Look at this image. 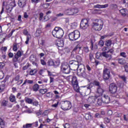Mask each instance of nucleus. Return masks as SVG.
<instances>
[{
    "label": "nucleus",
    "instance_id": "obj_41",
    "mask_svg": "<svg viewBox=\"0 0 128 128\" xmlns=\"http://www.w3.org/2000/svg\"><path fill=\"white\" fill-rule=\"evenodd\" d=\"M4 78V72L0 70V80H2Z\"/></svg>",
    "mask_w": 128,
    "mask_h": 128
},
{
    "label": "nucleus",
    "instance_id": "obj_5",
    "mask_svg": "<svg viewBox=\"0 0 128 128\" xmlns=\"http://www.w3.org/2000/svg\"><path fill=\"white\" fill-rule=\"evenodd\" d=\"M72 103L69 101H64L61 103V108L63 110H68L72 108Z\"/></svg>",
    "mask_w": 128,
    "mask_h": 128
},
{
    "label": "nucleus",
    "instance_id": "obj_2",
    "mask_svg": "<svg viewBox=\"0 0 128 128\" xmlns=\"http://www.w3.org/2000/svg\"><path fill=\"white\" fill-rule=\"evenodd\" d=\"M102 26H104V22L102 20L95 19L94 20L92 28L95 30H102Z\"/></svg>",
    "mask_w": 128,
    "mask_h": 128
},
{
    "label": "nucleus",
    "instance_id": "obj_54",
    "mask_svg": "<svg viewBox=\"0 0 128 128\" xmlns=\"http://www.w3.org/2000/svg\"><path fill=\"white\" fill-rule=\"evenodd\" d=\"M14 32H16V30H14V29L12 30V32H10V33L8 35V36L9 38H10V36H12V34H14Z\"/></svg>",
    "mask_w": 128,
    "mask_h": 128
},
{
    "label": "nucleus",
    "instance_id": "obj_34",
    "mask_svg": "<svg viewBox=\"0 0 128 128\" xmlns=\"http://www.w3.org/2000/svg\"><path fill=\"white\" fill-rule=\"evenodd\" d=\"M25 101L28 104H32V102H34V100L30 98H26Z\"/></svg>",
    "mask_w": 128,
    "mask_h": 128
},
{
    "label": "nucleus",
    "instance_id": "obj_12",
    "mask_svg": "<svg viewBox=\"0 0 128 128\" xmlns=\"http://www.w3.org/2000/svg\"><path fill=\"white\" fill-rule=\"evenodd\" d=\"M102 100L104 104H110V99L108 96L104 95L102 97Z\"/></svg>",
    "mask_w": 128,
    "mask_h": 128
},
{
    "label": "nucleus",
    "instance_id": "obj_63",
    "mask_svg": "<svg viewBox=\"0 0 128 128\" xmlns=\"http://www.w3.org/2000/svg\"><path fill=\"white\" fill-rule=\"evenodd\" d=\"M125 71L128 72V63L126 64L124 66Z\"/></svg>",
    "mask_w": 128,
    "mask_h": 128
},
{
    "label": "nucleus",
    "instance_id": "obj_29",
    "mask_svg": "<svg viewBox=\"0 0 128 128\" xmlns=\"http://www.w3.org/2000/svg\"><path fill=\"white\" fill-rule=\"evenodd\" d=\"M8 101L6 100H3L1 102L2 106H8Z\"/></svg>",
    "mask_w": 128,
    "mask_h": 128
},
{
    "label": "nucleus",
    "instance_id": "obj_16",
    "mask_svg": "<svg viewBox=\"0 0 128 128\" xmlns=\"http://www.w3.org/2000/svg\"><path fill=\"white\" fill-rule=\"evenodd\" d=\"M8 78H5L4 80L2 82V84L0 86V90H1V92H2V90H4V88L6 86V85L4 84V82H8Z\"/></svg>",
    "mask_w": 128,
    "mask_h": 128
},
{
    "label": "nucleus",
    "instance_id": "obj_19",
    "mask_svg": "<svg viewBox=\"0 0 128 128\" xmlns=\"http://www.w3.org/2000/svg\"><path fill=\"white\" fill-rule=\"evenodd\" d=\"M108 6V4H105L104 5L96 4L94 6L95 8H106Z\"/></svg>",
    "mask_w": 128,
    "mask_h": 128
},
{
    "label": "nucleus",
    "instance_id": "obj_46",
    "mask_svg": "<svg viewBox=\"0 0 128 128\" xmlns=\"http://www.w3.org/2000/svg\"><path fill=\"white\" fill-rule=\"evenodd\" d=\"M111 44H112V40H108L107 41H106V45L107 46H110Z\"/></svg>",
    "mask_w": 128,
    "mask_h": 128
},
{
    "label": "nucleus",
    "instance_id": "obj_14",
    "mask_svg": "<svg viewBox=\"0 0 128 128\" xmlns=\"http://www.w3.org/2000/svg\"><path fill=\"white\" fill-rule=\"evenodd\" d=\"M102 56H104V58H108V60H112V54H108V52H102Z\"/></svg>",
    "mask_w": 128,
    "mask_h": 128
},
{
    "label": "nucleus",
    "instance_id": "obj_32",
    "mask_svg": "<svg viewBox=\"0 0 128 128\" xmlns=\"http://www.w3.org/2000/svg\"><path fill=\"white\" fill-rule=\"evenodd\" d=\"M84 118L86 120H92V115L90 114H86Z\"/></svg>",
    "mask_w": 128,
    "mask_h": 128
},
{
    "label": "nucleus",
    "instance_id": "obj_21",
    "mask_svg": "<svg viewBox=\"0 0 128 128\" xmlns=\"http://www.w3.org/2000/svg\"><path fill=\"white\" fill-rule=\"evenodd\" d=\"M104 90L102 88H100V87H98L97 89V94H98L99 96H102V94H104Z\"/></svg>",
    "mask_w": 128,
    "mask_h": 128
},
{
    "label": "nucleus",
    "instance_id": "obj_6",
    "mask_svg": "<svg viewBox=\"0 0 128 128\" xmlns=\"http://www.w3.org/2000/svg\"><path fill=\"white\" fill-rule=\"evenodd\" d=\"M61 71L64 74H70V67L68 62H64L62 64Z\"/></svg>",
    "mask_w": 128,
    "mask_h": 128
},
{
    "label": "nucleus",
    "instance_id": "obj_57",
    "mask_svg": "<svg viewBox=\"0 0 128 128\" xmlns=\"http://www.w3.org/2000/svg\"><path fill=\"white\" fill-rule=\"evenodd\" d=\"M34 74H36V70H31L30 72V74L31 76H34Z\"/></svg>",
    "mask_w": 128,
    "mask_h": 128
},
{
    "label": "nucleus",
    "instance_id": "obj_44",
    "mask_svg": "<svg viewBox=\"0 0 128 128\" xmlns=\"http://www.w3.org/2000/svg\"><path fill=\"white\" fill-rule=\"evenodd\" d=\"M94 96H91L89 98H88L87 99V101L88 102H89L90 104H92V100H94Z\"/></svg>",
    "mask_w": 128,
    "mask_h": 128
},
{
    "label": "nucleus",
    "instance_id": "obj_15",
    "mask_svg": "<svg viewBox=\"0 0 128 128\" xmlns=\"http://www.w3.org/2000/svg\"><path fill=\"white\" fill-rule=\"evenodd\" d=\"M26 4V0H19L18 1V6L20 8H24Z\"/></svg>",
    "mask_w": 128,
    "mask_h": 128
},
{
    "label": "nucleus",
    "instance_id": "obj_50",
    "mask_svg": "<svg viewBox=\"0 0 128 128\" xmlns=\"http://www.w3.org/2000/svg\"><path fill=\"white\" fill-rule=\"evenodd\" d=\"M48 114V110H46L42 113L43 116H46Z\"/></svg>",
    "mask_w": 128,
    "mask_h": 128
},
{
    "label": "nucleus",
    "instance_id": "obj_53",
    "mask_svg": "<svg viewBox=\"0 0 128 128\" xmlns=\"http://www.w3.org/2000/svg\"><path fill=\"white\" fill-rule=\"evenodd\" d=\"M96 58H100V56H102V53H96Z\"/></svg>",
    "mask_w": 128,
    "mask_h": 128
},
{
    "label": "nucleus",
    "instance_id": "obj_17",
    "mask_svg": "<svg viewBox=\"0 0 128 128\" xmlns=\"http://www.w3.org/2000/svg\"><path fill=\"white\" fill-rule=\"evenodd\" d=\"M64 40H57L56 41V46L58 48H62L64 47Z\"/></svg>",
    "mask_w": 128,
    "mask_h": 128
},
{
    "label": "nucleus",
    "instance_id": "obj_58",
    "mask_svg": "<svg viewBox=\"0 0 128 128\" xmlns=\"http://www.w3.org/2000/svg\"><path fill=\"white\" fill-rule=\"evenodd\" d=\"M24 18H28V13L26 12H24Z\"/></svg>",
    "mask_w": 128,
    "mask_h": 128
},
{
    "label": "nucleus",
    "instance_id": "obj_51",
    "mask_svg": "<svg viewBox=\"0 0 128 128\" xmlns=\"http://www.w3.org/2000/svg\"><path fill=\"white\" fill-rule=\"evenodd\" d=\"M22 82H23L22 80H20L17 81L16 84L17 86H20V84H22Z\"/></svg>",
    "mask_w": 128,
    "mask_h": 128
},
{
    "label": "nucleus",
    "instance_id": "obj_40",
    "mask_svg": "<svg viewBox=\"0 0 128 128\" xmlns=\"http://www.w3.org/2000/svg\"><path fill=\"white\" fill-rule=\"evenodd\" d=\"M54 60H50L48 61V66H54Z\"/></svg>",
    "mask_w": 128,
    "mask_h": 128
},
{
    "label": "nucleus",
    "instance_id": "obj_10",
    "mask_svg": "<svg viewBox=\"0 0 128 128\" xmlns=\"http://www.w3.org/2000/svg\"><path fill=\"white\" fill-rule=\"evenodd\" d=\"M78 12V10L76 8H70L66 11H64V13L67 16H74Z\"/></svg>",
    "mask_w": 128,
    "mask_h": 128
},
{
    "label": "nucleus",
    "instance_id": "obj_25",
    "mask_svg": "<svg viewBox=\"0 0 128 128\" xmlns=\"http://www.w3.org/2000/svg\"><path fill=\"white\" fill-rule=\"evenodd\" d=\"M60 59H57L55 62H54V68H56L60 66Z\"/></svg>",
    "mask_w": 128,
    "mask_h": 128
},
{
    "label": "nucleus",
    "instance_id": "obj_52",
    "mask_svg": "<svg viewBox=\"0 0 128 128\" xmlns=\"http://www.w3.org/2000/svg\"><path fill=\"white\" fill-rule=\"evenodd\" d=\"M120 56H122V58H126V54L124 52H122L120 53Z\"/></svg>",
    "mask_w": 128,
    "mask_h": 128
},
{
    "label": "nucleus",
    "instance_id": "obj_20",
    "mask_svg": "<svg viewBox=\"0 0 128 128\" xmlns=\"http://www.w3.org/2000/svg\"><path fill=\"white\" fill-rule=\"evenodd\" d=\"M120 12L122 16H126V14H128V11L126 8L120 10Z\"/></svg>",
    "mask_w": 128,
    "mask_h": 128
},
{
    "label": "nucleus",
    "instance_id": "obj_35",
    "mask_svg": "<svg viewBox=\"0 0 128 128\" xmlns=\"http://www.w3.org/2000/svg\"><path fill=\"white\" fill-rule=\"evenodd\" d=\"M46 98H52V92H48L46 93Z\"/></svg>",
    "mask_w": 128,
    "mask_h": 128
},
{
    "label": "nucleus",
    "instance_id": "obj_27",
    "mask_svg": "<svg viewBox=\"0 0 128 128\" xmlns=\"http://www.w3.org/2000/svg\"><path fill=\"white\" fill-rule=\"evenodd\" d=\"M48 90L46 88H44V89H40L39 90V92L41 94H44L46 92H48Z\"/></svg>",
    "mask_w": 128,
    "mask_h": 128
},
{
    "label": "nucleus",
    "instance_id": "obj_62",
    "mask_svg": "<svg viewBox=\"0 0 128 128\" xmlns=\"http://www.w3.org/2000/svg\"><path fill=\"white\" fill-rule=\"evenodd\" d=\"M4 62H0V70L2 68H4Z\"/></svg>",
    "mask_w": 128,
    "mask_h": 128
},
{
    "label": "nucleus",
    "instance_id": "obj_42",
    "mask_svg": "<svg viewBox=\"0 0 128 128\" xmlns=\"http://www.w3.org/2000/svg\"><path fill=\"white\" fill-rule=\"evenodd\" d=\"M102 98L101 99H98L96 106H102Z\"/></svg>",
    "mask_w": 128,
    "mask_h": 128
},
{
    "label": "nucleus",
    "instance_id": "obj_22",
    "mask_svg": "<svg viewBox=\"0 0 128 128\" xmlns=\"http://www.w3.org/2000/svg\"><path fill=\"white\" fill-rule=\"evenodd\" d=\"M40 90V85L38 84H35L32 86L33 92H38Z\"/></svg>",
    "mask_w": 128,
    "mask_h": 128
},
{
    "label": "nucleus",
    "instance_id": "obj_31",
    "mask_svg": "<svg viewBox=\"0 0 128 128\" xmlns=\"http://www.w3.org/2000/svg\"><path fill=\"white\" fill-rule=\"evenodd\" d=\"M4 128V122L2 119L0 118V128Z\"/></svg>",
    "mask_w": 128,
    "mask_h": 128
},
{
    "label": "nucleus",
    "instance_id": "obj_24",
    "mask_svg": "<svg viewBox=\"0 0 128 128\" xmlns=\"http://www.w3.org/2000/svg\"><path fill=\"white\" fill-rule=\"evenodd\" d=\"M10 4H9V6L14 8L16 4V2H14V0H10Z\"/></svg>",
    "mask_w": 128,
    "mask_h": 128
},
{
    "label": "nucleus",
    "instance_id": "obj_61",
    "mask_svg": "<svg viewBox=\"0 0 128 128\" xmlns=\"http://www.w3.org/2000/svg\"><path fill=\"white\" fill-rule=\"evenodd\" d=\"M40 63L41 64H42V66H46V61H44V60H40Z\"/></svg>",
    "mask_w": 128,
    "mask_h": 128
},
{
    "label": "nucleus",
    "instance_id": "obj_13",
    "mask_svg": "<svg viewBox=\"0 0 128 128\" xmlns=\"http://www.w3.org/2000/svg\"><path fill=\"white\" fill-rule=\"evenodd\" d=\"M22 54V52L18 50L14 56V62H18V58H20Z\"/></svg>",
    "mask_w": 128,
    "mask_h": 128
},
{
    "label": "nucleus",
    "instance_id": "obj_26",
    "mask_svg": "<svg viewBox=\"0 0 128 128\" xmlns=\"http://www.w3.org/2000/svg\"><path fill=\"white\" fill-rule=\"evenodd\" d=\"M103 74H110V70L106 68H104L103 70Z\"/></svg>",
    "mask_w": 128,
    "mask_h": 128
},
{
    "label": "nucleus",
    "instance_id": "obj_18",
    "mask_svg": "<svg viewBox=\"0 0 128 128\" xmlns=\"http://www.w3.org/2000/svg\"><path fill=\"white\" fill-rule=\"evenodd\" d=\"M9 100L11 102H14V104H16L18 102H16V96L12 94H10V97H9Z\"/></svg>",
    "mask_w": 128,
    "mask_h": 128
},
{
    "label": "nucleus",
    "instance_id": "obj_64",
    "mask_svg": "<svg viewBox=\"0 0 128 128\" xmlns=\"http://www.w3.org/2000/svg\"><path fill=\"white\" fill-rule=\"evenodd\" d=\"M58 102L54 104H52V108H58Z\"/></svg>",
    "mask_w": 128,
    "mask_h": 128
},
{
    "label": "nucleus",
    "instance_id": "obj_23",
    "mask_svg": "<svg viewBox=\"0 0 128 128\" xmlns=\"http://www.w3.org/2000/svg\"><path fill=\"white\" fill-rule=\"evenodd\" d=\"M34 84V80H28V79H26L24 82L22 84V86H24V84Z\"/></svg>",
    "mask_w": 128,
    "mask_h": 128
},
{
    "label": "nucleus",
    "instance_id": "obj_1",
    "mask_svg": "<svg viewBox=\"0 0 128 128\" xmlns=\"http://www.w3.org/2000/svg\"><path fill=\"white\" fill-rule=\"evenodd\" d=\"M52 34L54 38H62L64 36V30L60 27H56L52 31Z\"/></svg>",
    "mask_w": 128,
    "mask_h": 128
},
{
    "label": "nucleus",
    "instance_id": "obj_48",
    "mask_svg": "<svg viewBox=\"0 0 128 128\" xmlns=\"http://www.w3.org/2000/svg\"><path fill=\"white\" fill-rule=\"evenodd\" d=\"M84 52H86V54H88L90 52V49H88V47L86 46L84 48Z\"/></svg>",
    "mask_w": 128,
    "mask_h": 128
},
{
    "label": "nucleus",
    "instance_id": "obj_8",
    "mask_svg": "<svg viewBox=\"0 0 128 128\" xmlns=\"http://www.w3.org/2000/svg\"><path fill=\"white\" fill-rule=\"evenodd\" d=\"M70 67L72 68L73 70H78V68L80 66V64H78V62L76 60H71L69 62Z\"/></svg>",
    "mask_w": 128,
    "mask_h": 128
},
{
    "label": "nucleus",
    "instance_id": "obj_30",
    "mask_svg": "<svg viewBox=\"0 0 128 128\" xmlns=\"http://www.w3.org/2000/svg\"><path fill=\"white\" fill-rule=\"evenodd\" d=\"M86 88L88 90L89 94H90V92L92 90V84H90L86 86Z\"/></svg>",
    "mask_w": 128,
    "mask_h": 128
},
{
    "label": "nucleus",
    "instance_id": "obj_60",
    "mask_svg": "<svg viewBox=\"0 0 128 128\" xmlns=\"http://www.w3.org/2000/svg\"><path fill=\"white\" fill-rule=\"evenodd\" d=\"M18 22H22V15L18 16Z\"/></svg>",
    "mask_w": 128,
    "mask_h": 128
},
{
    "label": "nucleus",
    "instance_id": "obj_36",
    "mask_svg": "<svg viewBox=\"0 0 128 128\" xmlns=\"http://www.w3.org/2000/svg\"><path fill=\"white\" fill-rule=\"evenodd\" d=\"M78 50H82V47H80V44H78L73 50L74 52H76Z\"/></svg>",
    "mask_w": 128,
    "mask_h": 128
},
{
    "label": "nucleus",
    "instance_id": "obj_3",
    "mask_svg": "<svg viewBox=\"0 0 128 128\" xmlns=\"http://www.w3.org/2000/svg\"><path fill=\"white\" fill-rule=\"evenodd\" d=\"M80 33L78 30H74L68 34V38L70 40H76L80 38Z\"/></svg>",
    "mask_w": 128,
    "mask_h": 128
},
{
    "label": "nucleus",
    "instance_id": "obj_45",
    "mask_svg": "<svg viewBox=\"0 0 128 128\" xmlns=\"http://www.w3.org/2000/svg\"><path fill=\"white\" fill-rule=\"evenodd\" d=\"M120 78L122 79L123 82H126V77L124 76H119Z\"/></svg>",
    "mask_w": 128,
    "mask_h": 128
},
{
    "label": "nucleus",
    "instance_id": "obj_56",
    "mask_svg": "<svg viewBox=\"0 0 128 128\" xmlns=\"http://www.w3.org/2000/svg\"><path fill=\"white\" fill-rule=\"evenodd\" d=\"M50 6V4H43V8H48Z\"/></svg>",
    "mask_w": 128,
    "mask_h": 128
},
{
    "label": "nucleus",
    "instance_id": "obj_43",
    "mask_svg": "<svg viewBox=\"0 0 128 128\" xmlns=\"http://www.w3.org/2000/svg\"><path fill=\"white\" fill-rule=\"evenodd\" d=\"M76 60H77L76 62H82V57H80V56H76Z\"/></svg>",
    "mask_w": 128,
    "mask_h": 128
},
{
    "label": "nucleus",
    "instance_id": "obj_7",
    "mask_svg": "<svg viewBox=\"0 0 128 128\" xmlns=\"http://www.w3.org/2000/svg\"><path fill=\"white\" fill-rule=\"evenodd\" d=\"M72 84L74 90L78 92H80V86H78V78L76 76L72 78Z\"/></svg>",
    "mask_w": 128,
    "mask_h": 128
},
{
    "label": "nucleus",
    "instance_id": "obj_37",
    "mask_svg": "<svg viewBox=\"0 0 128 128\" xmlns=\"http://www.w3.org/2000/svg\"><path fill=\"white\" fill-rule=\"evenodd\" d=\"M118 64H124L126 63V61L122 58H119L118 59Z\"/></svg>",
    "mask_w": 128,
    "mask_h": 128
},
{
    "label": "nucleus",
    "instance_id": "obj_9",
    "mask_svg": "<svg viewBox=\"0 0 128 128\" xmlns=\"http://www.w3.org/2000/svg\"><path fill=\"white\" fill-rule=\"evenodd\" d=\"M118 91V86L114 83H112L109 86V92L112 94L116 95V92Z\"/></svg>",
    "mask_w": 128,
    "mask_h": 128
},
{
    "label": "nucleus",
    "instance_id": "obj_38",
    "mask_svg": "<svg viewBox=\"0 0 128 128\" xmlns=\"http://www.w3.org/2000/svg\"><path fill=\"white\" fill-rule=\"evenodd\" d=\"M13 50L14 52H16V50H18V44L14 43L13 44Z\"/></svg>",
    "mask_w": 128,
    "mask_h": 128
},
{
    "label": "nucleus",
    "instance_id": "obj_11",
    "mask_svg": "<svg viewBox=\"0 0 128 128\" xmlns=\"http://www.w3.org/2000/svg\"><path fill=\"white\" fill-rule=\"evenodd\" d=\"M80 26L83 30H86L88 28V19H84L82 20Z\"/></svg>",
    "mask_w": 128,
    "mask_h": 128
},
{
    "label": "nucleus",
    "instance_id": "obj_59",
    "mask_svg": "<svg viewBox=\"0 0 128 128\" xmlns=\"http://www.w3.org/2000/svg\"><path fill=\"white\" fill-rule=\"evenodd\" d=\"M44 18V14L41 12L40 14V17H39V20H42V18Z\"/></svg>",
    "mask_w": 128,
    "mask_h": 128
},
{
    "label": "nucleus",
    "instance_id": "obj_28",
    "mask_svg": "<svg viewBox=\"0 0 128 128\" xmlns=\"http://www.w3.org/2000/svg\"><path fill=\"white\" fill-rule=\"evenodd\" d=\"M30 60L31 62H36V57L34 55H31Z\"/></svg>",
    "mask_w": 128,
    "mask_h": 128
},
{
    "label": "nucleus",
    "instance_id": "obj_55",
    "mask_svg": "<svg viewBox=\"0 0 128 128\" xmlns=\"http://www.w3.org/2000/svg\"><path fill=\"white\" fill-rule=\"evenodd\" d=\"M28 66H30V64H27L25 66L23 67V70H28Z\"/></svg>",
    "mask_w": 128,
    "mask_h": 128
},
{
    "label": "nucleus",
    "instance_id": "obj_39",
    "mask_svg": "<svg viewBox=\"0 0 128 128\" xmlns=\"http://www.w3.org/2000/svg\"><path fill=\"white\" fill-rule=\"evenodd\" d=\"M32 124H27L25 125H24L23 128H32Z\"/></svg>",
    "mask_w": 128,
    "mask_h": 128
},
{
    "label": "nucleus",
    "instance_id": "obj_4",
    "mask_svg": "<svg viewBox=\"0 0 128 128\" xmlns=\"http://www.w3.org/2000/svg\"><path fill=\"white\" fill-rule=\"evenodd\" d=\"M79 70H78L77 74L78 76L82 78H86V67L84 65L80 64V67L78 68Z\"/></svg>",
    "mask_w": 128,
    "mask_h": 128
},
{
    "label": "nucleus",
    "instance_id": "obj_49",
    "mask_svg": "<svg viewBox=\"0 0 128 128\" xmlns=\"http://www.w3.org/2000/svg\"><path fill=\"white\" fill-rule=\"evenodd\" d=\"M20 75H17L14 78V80L16 82H18V80H20Z\"/></svg>",
    "mask_w": 128,
    "mask_h": 128
},
{
    "label": "nucleus",
    "instance_id": "obj_47",
    "mask_svg": "<svg viewBox=\"0 0 128 128\" xmlns=\"http://www.w3.org/2000/svg\"><path fill=\"white\" fill-rule=\"evenodd\" d=\"M12 7H10V6H8L6 8V10H7V12H12Z\"/></svg>",
    "mask_w": 128,
    "mask_h": 128
},
{
    "label": "nucleus",
    "instance_id": "obj_33",
    "mask_svg": "<svg viewBox=\"0 0 128 128\" xmlns=\"http://www.w3.org/2000/svg\"><path fill=\"white\" fill-rule=\"evenodd\" d=\"M110 78V74H103V78L104 80H108Z\"/></svg>",
    "mask_w": 128,
    "mask_h": 128
}]
</instances>
